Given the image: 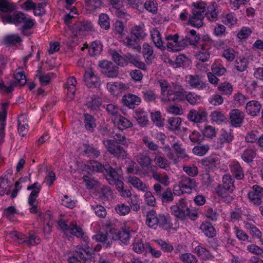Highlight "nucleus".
<instances>
[{
	"label": "nucleus",
	"mask_w": 263,
	"mask_h": 263,
	"mask_svg": "<svg viewBox=\"0 0 263 263\" xmlns=\"http://www.w3.org/2000/svg\"><path fill=\"white\" fill-rule=\"evenodd\" d=\"M202 164L209 168L216 167L219 163V159L217 157H210L202 160Z\"/></svg>",
	"instance_id": "6e6d98bb"
},
{
	"label": "nucleus",
	"mask_w": 263,
	"mask_h": 263,
	"mask_svg": "<svg viewBox=\"0 0 263 263\" xmlns=\"http://www.w3.org/2000/svg\"><path fill=\"white\" fill-rule=\"evenodd\" d=\"M212 72L218 76L224 75L227 72V69L224 66L220 64H213L211 66Z\"/></svg>",
	"instance_id": "69168bd1"
},
{
	"label": "nucleus",
	"mask_w": 263,
	"mask_h": 263,
	"mask_svg": "<svg viewBox=\"0 0 263 263\" xmlns=\"http://www.w3.org/2000/svg\"><path fill=\"white\" fill-rule=\"evenodd\" d=\"M138 39L134 36H127L123 40V44L126 47L132 49L139 51L140 50V46L138 44Z\"/></svg>",
	"instance_id": "e433bc0d"
},
{
	"label": "nucleus",
	"mask_w": 263,
	"mask_h": 263,
	"mask_svg": "<svg viewBox=\"0 0 263 263\" xmlns=\"http://www.w3.org/2000/svg\"><path fill=\"white\" fill-rule=\"evenodd\" d=\"M200 40L199 35L195 30H191L187 32L185 37L182 39V42L180 47L184 49L187 45L196 46Z\"/></svg>",
	"instance_id": "4468645a"
},
{
	"label": "nucleus",
	"mask_w": 263,
	"mask_h": 263,
	"mask_svg": "<svg viewBox=\"0 0 263 263\" xmlns=\"http://www.w3.org/2000/svg\"><path fill=\"white\" fill-rule=\"evenodd\" d=\"M208 112L205 109L190 110L187 114V119L192 122L200 123L207 120Z\"/></svg>",
	"instance_id": "9d476101"
},
{
	"label": "nucleus",
	"mask_w": 263,
	"mask_h": 263,
	"mask_svg": "<svg viewBox=\"0 0 263 263\" xmlns=\"http://www.w3.org/2000/svg\"><path fill=\"white\" fill-rule=\"evenodd\" d=\"M179 258L183 263H197V259L196 256L190 253H182Z\"/></svg>",
	"instance_id": "bf43d9fd"
},
{
	"label": "nucleus",
	"mask_w": 263,
	"mask_h": 263,
	"mask_svg": "<svg viewBox=\"0 0 263 263\" xmlns=\"http://www.w3.org/2000/svg\"><path fill=\"white\" fill-rule=\"evenodd\" d=\"M185 79L186 83L192 88L199 90H210V86L208 84L203 82L198 75L190 74L185 77Z\"/></svg>",
	"instance_id": "1a4fd4ad"
},
{
	"label": "nucleus",
	"mask_w": 263,
	"mask_h": 263,
	"mask_svg": "<svg viewBox=\"0 0 263 263\" xmlns=\"http://www.w3.org/2000/svg\"><path fill=\"white\" fill-rule=\"evenodd\" d=\"M194 7L189 15V25L199 28L203 25L204 12L206 11V3L199 0L192 3Z\"/></svg>",
	"instance_id": "20e7f679"
},
{
	"label": "nucleus",
	"mask_w": 263,
	"mask_h": 263,
	"mask_svg": "<svg viewBox=\"0 0 263 263\" xmlns=\"http://www.w3.org/2000/svg\"><path fill=\"white\" fill-rule=\"evenodd\" d=\"M84 81L86 85L90 88L95 87L99 83V78L95 74L91 68H89L85 71Z\"/></svg>",
	"instance_id": "dca6fc26"
},
{
	"label": "nucleus",
	"mask_w": 263,
	"mask_h": 263,
	"mask_svg": "<svg viewBox=\"0 0 263 263\" xmlns=\"http://www.w3.org/2000/svg\"><path fill=\"white\" fill-rule=\"evenodd\" d=\"M233 136L231 132L226 130H222L221 134L219 138V142L222 144L225 143H229L232 141Z\"/></svg>",
	"instance_id": "0e129e2a"
},
{
	"label": "nucleus",
	"mask_w": 263,
	"mask_h": 263,
	"mask_svg": "<svg viewBox=\"0 0 263 263\" xmlns=\"http://www.w3.org/2000/svg\"><path fill=\"white\" fill-rule=\"evenodd\" d=\"M97 241H99L102 243L103 245L106 248L110 246L112 243V236L108 233H100L93 237Z\"/></svg>",
	"instance_id": "72a5a7b5"
},
{
	"label": "nucleus",
	"mask_w": 263,
	"mask_h": 263,
	"mask_svg": "<svg viewBox=\"0 0 263 263\" xmlns=\"http://www.w3.org/2000/svg\"><path fill=\"white\" fill-rule=\"evenodd\" d=\"M130 32L138 40L143 39L147 35L144 30V25L143 24L133 26L131 29Z\"/></svg>",
	"instance_id": "4c0bfd02"
},
{
	"label": "nucleus",
	"mask_w": 263,
	"mask_h": 263,
	"mask_svg": "<svg viewBox=\"0 0 263 263\" xmlns=\"http://www.w3.org/2000/svg\"><path fill=\"white\" fill-rule=\"evenodd\" d=\"M105 109L109 116H110L111 120L121 115V109L118 106L114 104H107Z\"/></svg>",
	"instance_id": "a18cd8bd"
},
{
	"label": "nucleus",
	"mask_w": 263,
	"mask_h": 263,
	"mask_svg": "<svg viewBox=\"0 0 263 263\" xmlns=\"http://www.w3.org/2000/svg\"><path fill=\"white\" fill-rule=\"evenodd\" d=\"M249 200L255 205H260L261 203V198L263 197V188L258 185H254L248 193Z\"/></svg>",
	"instance_id": "f8f14e48"
},
{
	"label": "nucleus",
	"mask_w": 263,
	"mask_h": 263,
	"mask_svg": "<svg viewBox=\"0 0 263 263\" xmlns=\"http://www.w3.org/2000/svg\"><path fill=\"white\" fill-rule=\"evenodd\" d=\"M256 155L257 149L254 146H251L246 148L242 152L241 158L244 162L247 163H251L253 162Z\"/></svg>",
	"instance_id": "cd10ccee"
},
{
	"label": "nucleus",
	"mask_w": 263,
	"mask_h": 263,
	"mask_svg": "<svg viewBox=\"0 0 263 263\" xmlns=\"http://www.w3.org/2000/svg\"><path fill=\"white\" fill-rule=\"evenodd\" d=\"M210 118L212 122H215L218 124L224 122L226 119L224 114L218 110L212 111L210 114Z\"/></svg>",
	"instance_id": "603ef678"
},
{
	"label": "nucleus",
	"mask_w": 263,
	"mask_h": 263,
	"mask_svg": "<svg viewBox=\"0 0 263 263\" xmlns=\"http://www.w3.org/2000/svg\"><path fill=\"white\" fill-rule=\"evenodd\" d=\"M112 121L113 122L115 126L121 130H123L124 129L130 128L133 125L132 122L130 120L121 116V115L117 117L115 119H112Z\"/></svg>",
	"instance_id": "393cba45"
},
{
	"label": "nucleus",
	"mask_w": 263,
	"mask_h": 263,
	"mask_svg": "<svg viewBox=\"0 0 263 263\" xmlns=\"http://www.w3.org/2000/svg\"><path fill=\"white\" fill-rule=\"evenodd\" d=\"M103 143L108 152L115 157L122 160L127 158L126 151L119 144H116V142L113 140L105 139Z\"/></svg>",
	"instance_id": "423d86ee"
},
{
	"label": "nucleus",
	"mask_w": 263,
	"mask_h": 263,
	"mask_svg": "<svg viewBox=\"0 0 263 263\" xmlns=\"http://www.w3.org/2000/svg\"><path fill=\"white\" fill-rule=\"evenodd\" d=\"M135 159L142 167H147L152 162L149 156L144 153H138L135 156Z\"/></svg>",
	"instance_id": "58836bf2"
},
{
	"label": "nucleus",
	"mask_w": 263,
	"mask_h": 263,
	"mask_svg": "<svg viewBox=\"0 0 263 263\" xmlns=\"http://www.w3.org/2000/svg\"><path fill=\"white\" fill-rule=\"evenodd\" d=\"M84 122L85 128L89 131H92L96 127V120L90 115L85 114L84 115Z\"/></svg>",
	"instance_id": "de8ad7c7"
},
{
	"label": "nucleus",
	"mask_w": 263,
	"mask_h": 263,
	"mask_svg": "<svg viewBox=\"0 0 263 263\" xmlns=\"http://www.w3.org/2000/svg\"><path fill=\"white\" fill-rule=\"evenodd\" d=\"M86 3L87 9L91 11L100 9L103 4L101 0H88Z\"/></svg>",
	"instance_id": "680f3d73"
},
{
	"label": "nucleus",
	"mask_w": 263,
	"mask_h": 263,
	"mask_svg": "<svg viewBox=\"0 0 263 263\" xmlns=\"http://www.w3.org/2000/svg\"><path fill=\"white\" fill-rule=\"evenodd\" d=\"M102 103V99L100 97L94 95L91 97L87 98L85 105L91 110L95 111L99 109Z\"/></svg>",
	"instance_id": "2f4dec72"
},
{
	"label": "nucleus",
	"mask_w": 263,
	"mask_h": 263,
	"mask_svg": "<svg viewBox=\"0 0 263 263\" xmlns=\"http://www.w3.org/2000/svg\"><path fill=\"white\" fill-rule=\"evenodd\" d=\"M130 238V233L128 230H123L122 231H118L115 233L112 236V239L115 240L119 241V243L124 245L129 243Z\"/></svg>",
	"instance_id": "c756f323"
},
{
	"label": "nucleus",
	"mask_w": 263,
	"mask_h": 263,
	"mask_svg": "<svg viewBox=\"0 0 263 263\" xmlns=\"http://www.w3.org/2000/svg\"><path fill=\"white\" fill-rule=\"evenodd\" d=\"M230 123L234 127H240L242 123L245 114L239 109H233L230 112Z\"/></svg>",
	"instance_id": "a211bd4d"
},
{
	"label": "nucleus",
	"mask_w": 263,
	"mask_h": 263,
	"mask_svg": "<svg viewBox=\"0 0 263 263\" xmlns=\"http://www.w3.org/2000/svg\"><path fill=\"white\" fill-rule=\"evenodd\" d=\"M194 252L199 257L203 259H209L212 256L210 252L201 243L194 248Z\"/></svg>",
	"instance_id": "37998d69"
},
{
	"label": "nucleus",
	"mask_w": 263,
	"mask_h": 263,
	"mask_svg": "<svg viewBox=\"0 0 263 263\" xmlns=\"http://www.w3.org/2000/svg\"><path fill=\"white\" fill-rule=\"evenodd\" d=\"M151 172L152 174L153 178L158 182L160 183L161 185L164 186H167L170 183V179L166 173H160L157 172L156 170L157 167L155 166H151Z\"/></svg>",
	"instance_id": "f3484780"
},
{
	"label": "nucleus",
	"mask_w": 263,
	"mask_h": 263,
	"mask_svg": "<svg viewBox=\"0 0 263 263\" xmlns=\"http://www.w3.org/2000/svg\"><path fill=\"white\" fill-rule=\"evenodd\" d=\"M58 226L64 233L69 232L77 237L82 238L84 242H87L88 237L84 235L82 229L76 224L68 225L65 221L61 220L58 221Z\"/></svg>",
	"instance_id": "6e6552de"
},
{
	"label": "nucleus",
	"mask_w": 263,
	"mask_h": 263,
	"mask_svg": "<svg viewBox=\"0 0 263 263\" xmlns=\"http://www.w3.org/2000/svg\"><path fill=\"white\" fill-rule=\"evenodd\" d=\"M122 101L125 106L129 108L134 109L141 103V100L135 95L128 93L123 97Z\"/></svg>",
	"instance_id": "5701e85b"
},
{
	"label": "nucleus",
	"mask_w": 263,
	"mask_h": 263,
	"mask_svg": "<svg viewBox=\"0 0 263 263\" xmlns=\"http://www.w3.org/2000/svg\"><path fill=\"white\" fill-rule=\"evenodd\" d=\"M181 122L182 120L179 117H174L169 118L167 120L169 129L173 131L178 130Z\"/></svg>",
	"instance_id": "09e8293b"
},
{
	"label": "nucleus",
	"mask_w": 263,
	"mask_h": 263,
	"mask_svg": "<svg viewBox=\"0 0 263 263\" xmlns=\"http://www.w3.org/2000/svg\"><path fill=\"white\" fill-rule=\"evenodd\" d=\"M172 147L178 158L181 159H189V157L186 153L185 149L182 144L179 142L174 143Z\"/></svg>",
	"instance_id": "c03bdc74"
},
{
	"label": "nucleus",
	"mask_w": 263,
	"mask_h": 263,
	"mask_svg": "<svg viewBox=\"0 0 263 263\" xmlns=\"http://www.w3.org/2000/svg\"><path fill=\"white\" fill-rule=\"evenodd\" d=\"M92 28L91 22L87 21L78 22L72 26L73 33L76 35L83 34L85 31L91 30Z\"/></svg>",
	"instance_id": "a878e982"
},
{
	"label": "nucleus",
	"mask_w": 263,
	"mask_h": 263,
	"mask_svg": "<svg viewBox=\"0 0 263 263\" xmlns=\"http://www.w3.org/2000/svg\"><path fill=\"white\" fill-rule=\"evenodd\" d=\"M142 192H145L144 197L146 204L151 206H155L156 203V199L152 193L148 190V187H146V191H142Z\"/></svg>",
	"instance_id": "13d9d810"
},
{
	"label": "nucleus",
	"mask_w": 263,
	"mask_h": 263,
	"mask_svg": "<svg viewBox=\"0 0 263 263\" xmlns=\"http://www.w3.org/2000/svg\"><path fill=\"white\" fill-rule=\"evenodd\" d=\"M133 117L141 127H145L149 123L148 114L143 109L138 108L135 110Z\"/></svg>",
	"instance_id": "4be33fe9"
},
{
	"label": "nucleus",
	"mask_w": 263,
	"mask_h": 263,
	"mask_svg": "<svg viewBox=\"0 0 263 263\" xmlns=\"http://www.w3.org/2000/svg\"><path fill=\"white\" fill-rule=\"evenodd\" d=\"M128 183H130L134 187L141 191H146L147 186L140 180L138 177L130 176L127 178Z\"/></svg>",
	"instance_id": "ea45409f"
},
{
	"label": "nucleus",
	"mask_w": 263,
	"mask_h": 263,
	"mask_svg": "<svg viewBox=\"0 0 263 263\" xmlns=\"http://www.w3.org/2000/svg\"><path fill=\"white\" fill-rule=\"evenodd\" d=\"M179 36L177 34L169 35L165 37L168 41L166 45L168 50L172 51H178L183 49V47H180L181 45L182 39L178 41Z\"/></svg>",
	"instance_id": "2eb2a0df"
},
{
	"label": "nucleus",
	"mask_w": 263,
	"mask_h": 263,
	"mask_svg": "<svg viewBox=\"0 0 263 263\" xmlns=\"http://www.w3.org/2000/svg\"><path fill=\"white\" fill-rule=\"evenodd\" d=\"M92 254V249L90 248L89 247H87L86 249L78 248L74 252V254L85 263L90 262Z\"/></svg>",
	"instance_id": "aec40b11"
},
{
	"label": "nucleus",
	"mask_w": 263,
	"mask_h": 263,
	"mask_svg": "<svg viewBox=\"0 0 263 263\" xmlns=\"http://www.w3.org/2000/svg\"><path fill=\"white\" fill-rule=\"evenodd\" d=\"M145 224L151 229L156 230L158 227L164 230H167L172 227L171 218L168 215L164 214H158L152 210L146 215Z\"/></svg>",
	"instance_id": "f03ea898"
},
{
	"label": "nucleus",
	"mask_w": 263,
	"mask_h": 263,
	"mask_svg": "<svg viewBox=\"0 0 263 263\" xmlns=\"http://www.w3.org/2000/svg\"><path fill=\"white\" fill-rule=\"evenodd\" d=\"M206 11L204 12V16L210 22H215L218 19V10L217 4L212 3L208 5L206 3Z\"/></svg>",
	"instance_id": "b1692460"
},
{
	"label": "nucleus",
	"mask_w": 263,
	"mask_h": 263,
	"mask_svg": "<svg viewBox=\"0 0 263 263\" xmlns=\"http://www.w3.org/2000/svg\"><path fill=\"white\" fill-rule=\"evenodd\" d=\"M222 186L230 192H232L234 190V180L230 174H226L223 176Z\"/></svg>",
	"instance_id": "a19ab883"
},
{
	"label": "nucleus",
	"mask_w": 263,
	"mask_h": 263,
	"mask_svg": "<svg viewBox=\"0 0 263 263\" xmlns=\"http://www.w3.org/2000/svg\"><path fill=\"white\" fill-rule=\"evenodd\" d=\"M142 98L146 102H155L158 98L156 92L152 89L144 88L141 91Z\"/></svg>",
	"instance_id": "c9c22d12"
},
{
	"label": "nucleus",
	"mask_w": 263,
	"mask_h": 263,
	"mask_svg": "<svg viewBox=\"0 0 263 263\" xmlns=\"http://www.w3.org/2000/svg\"><path fill=\"white\" fill-rule=\"evenodd\" d=\"M153 189L155 195L160 198L163 204L169 203L174 200V195L171 188H166L162 191V186L159 183L154 184Z\"/></svg>",
	"instance_id": "0eeeda50"
},
{
	"label": "nucleus",
	"mask_w": 263,
	"mask_h": 263,
	"mask_svg": "<svg viewBox=\"0 0 263 263\" xmlns=\"http://www.w3.org/2000/svg\"><path fill=\"white\" fill-rule=\"evenodd\" d=\"M158 83L161 89V101L164 103L179 102L184 100L185 90L181 85L173 83L171 85L165 79L159 80Z\"/></svg>",
	"instance_id": "f257e3e1"
},
{
	"label": "nucleus",
	"mask_w": 263,
	"mask_h": 263,
	"mask_svg": "<svg viewBox=\"0 0 263 263\" xmlns=\"http://www.w3.org/2000/svg\"><path fill=\"white\" fill-rule=\"evenodd\" d=\"M112 58L114 61L118 65L124 67L127 65V59L122 57L117 52L114 51L112 53Z\"/></svg>",
	"instance_id": "e2e57ef3"
},
{
	"label": "nucleus",
	"mask_w": 263,
	"mask_h": 263,
	"mask_svg": "<svg viewBox=\"0 0 263 263\" xmlns=\"http://www.w3.org/2000/svg\"><path fill=\"white\" fill-rule=\"evenodd\" d=\"M14 78L17 82H12L8 85H5L3 81L1 80L0 89L5 92L10 93L13 90L16 83L20 86H24L26 84L27 81L23 67H19L16 69L14 73Z\"/></svg>",
	"instance_id": "39448f33"
},
{
	"label": "nucleus",
	"mask_w": 263,
	"mask_h": 263,
	"mask_svg": "<svg viewBox=\"0 0 263 263\" xmlns=\"http://www.w3.org/2000/svg\"><path fill=\"white\" fill-rule=\"evenodd\" d=\"M261 108V105L258 101L252 100L247 103L246 110L248 115L255 117L259 114Z\"/></svg>",
	"instance_id": "c85d7f7f"
},
{
	"label": "nucleus",
	"mask_w": 263,
	"mask_h": 263,
	"mask_svg": "<svg viewBox=\"0 0 263 263\" xmlns=\"http://www.w3.org/2000/svg\"><path fill=\"white\" fill-rule=\"evenodd\" d=\"M142 53L145 58V62L148 64H151L152 60L155 58L153 46L149 45L147 43H144L143 44Z\"/></svg>",
	"instance_id": "7c9ffc66"
},
{
	"label": "nucleus",
	"mask_w": 263,
	"mask_h": 263,
	"mask_svg": "<svg viewBox=\"0 0 263 263\" xmlns=\"http://www.w3.org/2000/svg\"><path fill=\"white\" fill-rule=\"evenodd\" d=\"M83 147V153L87 157L97 158L100 154V151L92 145L85 144Z\"/></svg>",
	"instance_id": "79ce46f5"
},
{
	"label": "nucleus",
	"mask_w": 263,
	"mask_h": 263,
	"mask_svg": "<svg viewBox=\"0 0 263 263\" xmlns=\"http://www.w3.org/2000/svg\"><path fill=\"white\" fill-rule=\"evenodd\" d=\"M155 14L157 11V3L155 0H146L143 3V10Z\"/></svg>",
	"instance_id": "5fc2aeb1"
},
{
	"label": "nucleus",
	"mask_w": 263,
	"mask_h": 263,
	"mask_svg": "<svg viewBox=\"0 0 263 263\" xmlns=\"http://www.w3.org/2000/svg\"><path fill=\"white\" fill-rule=\"evenodd\" d=\"M9 102H4L1 103V109L0 111V142L2 143L4 140L5 136V128L6 126V118L8 112Z\"/></svg>",
	"instance_id": "ddd939ff"
},
{
	"label": "nucleus",
	"mask_w": 263,
	"mask_h": 263,
	"mask_svg": "<svg viewBox=\"0 0 263 263\" xmlns=\"http://www.w3.org/2000/svg\"><path fill=\"white\" fill-rule=\"evenodd\" d=\"M170 210L175 217L181 220L187 218L195 220L198 218L197 212L190 208L185 199H180L176 204L171 206Z\"/></svg>",
	"instance_id": "7ed1b4c3"
},
{
	"label": "nucleus",
	"mask_w": 263,
	"mask_h": 263,
	"mask_svg": "<svg viewBox=\"0 0 263 263\" xmlns=\"http://www.w3.org/2000/svg\"><path fill=\"white\" fill-rule=\"evenodd\" d=\"M150 33L151 39L156 47L162 50H164L165 49V46L162 39L161 34L158 28L157 27L153 28L151 30Z\"/></svg>",
	"instance_id": "412c9836"
},
{
	"label": "nucleus",
	"mask_w": 263,
	"mask_h": 263,
	"mask_svg": "<svg viewBox=\"0 0 263 263\" xmlns=\"http://www.w3.org/2000/svg\"><path fill=\"white\" fill-rule=\"evenodd\" d=\"M181 186L184 189V192L191 193L192 190H196L198 183L194 179L185 176H182L180 181Z\"/></svg>",
	"instance_id": "6ab92c4d"
},
{
	"label": "nucleus",
	"mask_w": 263,
	"mask_h": 263,
	"mask_svg": "<svg viewBox=\"0 0 263 263\" xmlns=\"http://www.w3.org/2000/svg\"><path fill=\"white\" fill-rule=\"evenodd\" d=\"M105 172L108 174L107 180L110 184H114L117 180L121 178L119 172L112 168L108 164H106Z\"/></svg>",
	"instance_id": "473e14b6"
},
{
	"label": "nucleus",
	"mask_w": 263,
	"mask_h": 263,
	"mask_svg": "<svg viewBox=\"0 0 263 263\" xmlns=\"http://www.w3.org/2000/svg\"><path fill=\"white\" fill-rule=\"evenodd\" d=\"M102 50V45L100 41H94L91 43L88 49V52L91 56L99 54Z\"/></svg>",
	"instance_id": "3c124183"
},
{
	"label": "nucleus",
	"mask_w": 263,
	"mask_h": 263,
	"mask_svg": "<svg viewBox=\"0 0 263 263\" xmlns=\"http://www.w3.org/2000/svg\"><path fill=\"white\" fill-rule=\"evenodd\" d=\"M231 173L237 180H242L245 177L243 168L238 161H234L229 165Z\"/></svg>",
	"instance_id": "bb28decb"
},
{
	"label": "nucleus",
	"mask_w": 263,
	"mask_h": 263,
	"mask_svg": "<svg viewBox=\"0 0 263 263\" xmlns=\"http://www.w3.org/2000/svg\"><path fill=\"white\" fill-rule=\"evenodd\" d=\"M133 249L135 252L141 253L144 251H146V244L144 245L140 238H136L133 243Z\"/></svg>",
	"instance_id": "864d4df0"
},
{
	"label": "nucleus",
	"mask_w": 263,
	"mask_h": 263,
	"mask_svg": "<svg viewBox=\"0 0 263 263\" xmlns=\"http://www.w3.org/2000/svg\"><path fill=\"white\" fill-rule=\"evenodd\" d=\"M233 90V88L231 84L228 82H224L220 84L218 87L217 90L221 92L222 95H230Z\"/></svg>",
	"instance_id": "8fccbe9b"
},
{
	"label": "nucleus",
	"mask_w": 263,
	"mask_h": 263,
	"mask_svg": "<svg viewBox=\"0 0 263 263\" xmlns=\"http://www.w3.org/2000/svg\"><path fill=\"white\" fill-rule=\"evenodd\" d=\"M200 229L208 238H213L216 236V232L215 228L209 222H203L200 225Z\"/></svg>",
	"instance_id": "f704fd0d"
},
{
	"label": "nucleus",
	"mask_w": 263,
	"mask_h": 263,
	"mask_svg": "<svg viewBox=\"0 0 263 263\" xmlns=\"http://www.w3.org/2000/svg\"><path fill=\"white\" fill-rule=\"evenodd\" d=\"M98 23L102 28L108 30L110 27L109 18L105 13H101L99 17Z\"/></svg>",
	"instance_id": "052dcab7"
},
{
	"label": "nucleus",
	"mask_w": 263,
	"mask_h": 263,
	"mask_svg": "<svg viewBox=\"0 0 263 263\" xmlns=\"http://www.w3.org/2000/svg\"><path fill=\"white\" fill-rule=\"evenodd\" d=\"M152 120L154 124L158 127H162L164 125L163 119H162L160 111H156L151 114Z\"/></svg>",
	"instance_id": "338daca9"
},
{
	"label": "nucleus",
	"mask_w": 263,
	"mask_h": 263,
	"mask_svg": "<svg viewBox=\"0 0 263 263\" xmlns=\"http://www.w3.org/2000/svg\"><path fill=\"white\" fill-rule=\"evenodd\" d=\"M184 99H186L190 104L194 105L201 102V97L194 92H189L187 94H185Z\"/></svg>",
	"instance_id": "4d7b16f0"
},
{
	"label": "nucleus",
	"mask_w": 263,
	"mask_h": 263,
	"mask_svg": "<svg viewBox=\"0 0 263 263\" xmlns=\"http://www.w3.org/2000/svg\"><path fill=\"white\" fill-rule=\"evenodd\" d=\"M204 40L205 42L200 45V50L196 54V59L203 62L208 61L210 58L209 50L212 43V40L209 36H204Z\"/></svg>",
	"instance_id": "9b49d317"
},
{
	"label": "nucleus",
	"mask_w": 263,
	"mask_h": 263,
	"mask_svg": "<svg viewBox=\"0 0 263 263\" xmlns=\"http://www.w3.org/2000/svg\"><path fill=\"white\" fill-rule=\"evenodd\" d=\"M237 19L233 12L228 13L223 21L224 24L229 26H234L237 23Z\"/></svg>",
	"instance_id": "774afa93"
},
{
	"label": "nucleus",
	"mask_w": 263,
	"mask_h": 263,
	"mask_svg": "<svg viewBox=\"0 0 263 263\" xmlns=\"http://www.w3.org/2000/svg\"><path fill=\"white\" fill-rule=\"evenodd\" d=\"M15 9L13 3L9 0H0V11L4 13H11Z\"/></svg>",
	"instance_id": "49530a36"
}]
</instances>
